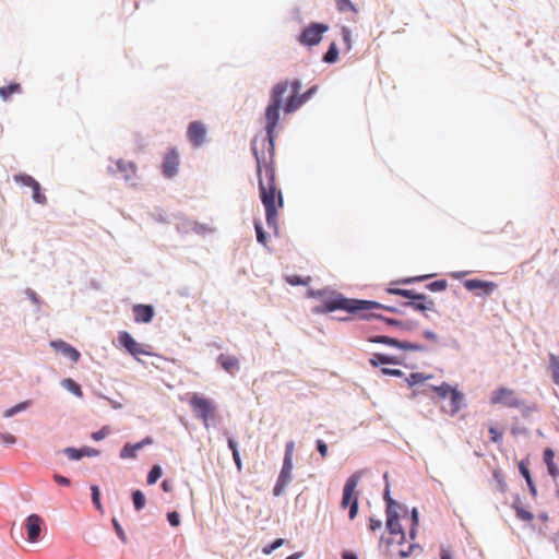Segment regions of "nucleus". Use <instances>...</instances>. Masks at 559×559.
I'll list each match as a JSON object with an SVG mask.
<instances>
[{
  "instance_id": "obj_1",
  "label": "nucleus",
  "mask_w": 559,
  "mask_h": 559,
  "mask_svg": "<svg viewBox=\"0 0 559 559\" xmlns=\"http://www.w3.org/2000/svg\"><path fill=\"white\" fill-rule=\"evenodd\" d=\"M288 91V81L274 85L271 92L270 104L265 109L266 136L255 138L252 142V151L257 160V174L262 204L265 209L269 227L277 229V210L283 207V195L275 182L274 168V141L275 129L280 120V109L284 94Z\"/></svg>"
},
{
  "instance_id": "obj_2",
  "label": "nucleus",
  "mask_w": 559,
  "mask_h": 559,
  "mask_svg": "<svg viewBox=\"0 0 559 559\" xmlns=\"http://www.w3.org/2000/svg\"><path fill=\"white\" fill-rule=\"evenodd\" d=\"M312 298H320L322 300V305L316 306L313 308L314 313H326L335 310H345L353 314H359L361 319H371L374 316L368 314V311L374 309H384L390 312L396 311L394 307L384 306L377 301L371 300H360V299H352L346 298L342 294L326 290H309L307 294Z\"/></svg>"
},
{
  "instance_id": "obj_3",
  "label": "nucleus",
  "mask_w": 559,
  "mask_h": 559,
  "mask_svg": "<svg viewBox=\"0 0 559 559\" xmlns=\"http://www.w3.org/2000/svg\"><path fill=\"white\" fill-rule=\"evenodd\" d=\"M386 528L392 538L386 539L384 556L388 559H405L409 557L415 549H419L418 544H409L403 547L405 542V533L399 520L396 510H386Z\"/></svg>"
},
{
  "instance_id": "obj_4",
  "label": "nucleus",
  "mask_w": 559,
  "mask_h": 559,
  "mask_svg": "<svg viewBox=\"0 0 559 559\" xmlns=\"http://www.w3.org/2000/svg\"><path fill=\"white\" fill-rule=\"evenodd\" d=\"M360 476L358 473L349 476L343 488V496L341 501V507L346 509L349 507L348 516L350 520H354L358 513V496L356 493V488L358 486Z\"/></svg>"
},
{
  "instance_id": "obj_5",
  "label": "nucleus",
  "mask_w": 559,
  "mask_h": 559,
  "mask_svg": "<svg viewBox=\"0 0 559 559\" xmlns=\"http://www.w3.org/2000/svg\"><path fill=\"white\" fill-rule=\"evenodd\" d=\"M301 84L298 80L288 81V91L290 92L284 104V111L292 114L296 111L304 103L310 99V97L317 92L318 86H312L307 92L299 94Z\"/></svg>"
},
{
  "instance_id": "obj_6",
  "label": "nucleus",
  "mask_w": 559,
  "mask_h": 559,
  "mask_svg": "<svg viewBox=\"0 0 559 559\" xmlns=\"http://www.w3.org/2000/svg\"><path fill=\"white\" fill-rule=\"evenodd\" d=\"M192 411L203 421L204 426L209 427V420L214 419L215 405L214 403L199 394H193L189 401Z\"/></svg>"
},
{
  "instance_id": "obj_7",
  "label": "nucleus",
  "mask_w": 559,
  "mask_h": 559,
  "mask_svg": "<svg viewBox=\"0 0 559 559\" xmlns=\"http://www.w3.org/2000/svg\"><path fill=\"white\" fill-rule=\"evenodd\" d=\"M490 404L501 405L508 408H520L524 405V401L520 399L516 392L509 388H499L491 392Z\"/></svg>"
},
{
  "instance_id": "obj_8",
  "label": "nucleus",
  "mask_w": 559,
  "mask_h": 559,
  "mask_svg": "<svg viewBox=\"0 0 559 559\" xmlns=\"http://www.w3.org/2000/svg\"><path fill=\"white\" fill-rule=\"evenodd\" d=\"M329 29L328 25L322 23H312L308 27H306L298 37V40L301 45L305 46H314L318 45L322 35Z\"/></svg>"
},
{
  "instance_id": "obj_9",
  "label": "nucleus",
  "mask_w": 559,
  "mask_h": 559,
  "mask_svg": "<svg viewBox=\"0 0 559 559\" xmlns=\"http://www.w3.org/2000/svg\"><path fill=\"white\" fill-rule=\"evenodd\" d=\"M293 460H284L277 481L273 488L274 496H281L292 481Z\"/></svg>"
},
{
  "instance_id": "obj_10",
  "label": "nucleus",
  "mask_w": 559,
  "mask_h": 559,
  "mask_svg": "<svg viewBox=\"0 0 559 559\" xmlns=\"http://www.w3.org/2000/svg\"><path fill=\"white\" fill-rule=\"evenodd\" d=\"M206 136V129L200 121H192L188 126L187 138L194 147H200L204 144Z\"/></svg>"
},
{
  "instance_id": "obj_11",
  "label": "nucleus",
  "mask_w": 559,
  "mask_h": 559,
  "mask_svg": "<svg viewBox=\"0 0 559 559\" xmlns=\"http://www.w3.org/2000/svg\"><path fill=\"white\" fill-rule=\"evenodd\" d=\"M43 524H44V521L38 514H31L27 516L26 522H25V530L27 533L28 542H31V543L38 542Z\"/></svg>"
},
{
  "instance_id": "obj_12",
  "label": "nucleus",
  "mask_w": 559,
  "mask_h": 559,
  "mask_svg": "<svg viewBox=\"0 0 559 559\" xmlns=\"http://www.w3.org/2000/svg\"><path fill=\"white\" fill-rule=\"evenodd\" d=\"M179 166V155L176 150H169L164 156L162 164L163 174L167 178H171L177 174Z\"/></svg>"
},
{
  "instance_id": "obj_13",
  "label": "nucleus",
  "mask_w": 559,
  "mask_h": 559,
  "mask_svg": "<svg viewBox=\"0 0 559 559\" xmlns=\"http://www.w3.org/2000/svg\"><path fill=\"white\" fill-rule=\"evenodd\" d=\"M464 287L471 292L477 290L478 296H488L497 288V285L493 282L467 280L464 282Z\"/></svg>"
},
{
  "instance_id": "obj_14",
  "label": "nucleus",
  "mask_w": 559,
  "mask_h": 559,
  "mask_svg": "<svg viewBox=\"0 0 559 559\" xmlns=\"http://www.w3.org/2000/svg\"><path fill=\"white\" fill-rule=\"evenodd\" d=\"M119 341L133 356L150 355V353L144 350L142 345L139 344L128 332H121Z\"/></svg>"
},
{
  "instance_id": "obj_15",
  "label": "nucleus",
  "mask_w": 559,
  "mask_h": 559,
  "mask_svg": "<svg viewBox=\"0 0 559 559\" xmlns=\"http://www.w3.org/2000/svg\"><path fill=\"white\" fill-rule=\"evenodd\" d=\"M153 443V439L151 437L144 438L142 441L136 443H126L124 447L120 451L121 459H134L136 457V453L139 450L143 449L146 445H151Z\"/></svg>"
},
{
  "instance_id": "obj_16",
  "label": "nucleus",
  "mask_w": 559,
  "mask_h": 559,
  "mask_svg": "<svg viewBox=\"0 0 559 559\" xmlns=\"http://www.w3.org/2000/svg\"><path fill=\"white\" fill-rule=\"evenodd\" d=\"M51 347H53L57 352L61 353L66 357L70 358L73 362L79 361L81 355L80 352L71 346L70 344L63 341H52L50 343Z\"/></svg>"
},
{
  "instance_id": "obj_17",
  "label": "nucleus",
  "mask_w": 559,
  "mask_h": 559,
  "mask_svg": "<svg viewBox=\"0 0 559 559\" xmlns=\"http://www.w3.org/2000/svg\"><path fill=\"white\" fill-rule=\"evenodd\" d=\"M134 320L138 323H148L154 316V309L150 305H135L133 306Z\"/></svg>"
},
{
  "instance_id": "obj_18",
  "label": "nucleus",
  "mask_w": 559,
  "mask_h": 559,
  "mask_svg": "<svg viewBox=\"0 0 559 559\" xmlns=\"http://www.w3.org/2000/svg\"><path fill=\"white\" fill-rule=\"evenodd\" d=\"M448 400V404L443 405L442 409L451 416H454L461 409L463 395L454 389Z\"/></svg>"
},
{
  "instance_id": "obj_19",
  "label": "nucleus",
  "mask_w": 559,
  "mask_h": 559,
  "mask_svg": "<svg viewBox=\"0 0 559 559\" xmlns=\"http://www.w3.org/2000/svg\"><path fill=\"white\" fill-rule=\"evenodd\" d=\"M66 455L73 461H78L83 456H97L99 451L94 448L84 447L82 449L67 448L64 450Z\"/></svg>"
},
{
  "instance_id": "obj_20",
  "label": "nucleus",
  "mask_w": 559,
  "mask_h": 559,
  "mask_svg": "<svg viewBox=\"0 0 559 559\" xmlns=\"http://www.w3.org/2000/svg\"><path fill=\"white\" fill-rule=\"evenodd\" d=\"M117 171H119L127 181L132 180L136 175V166L132 162L119 159L116 162Z\"/></svg>"
},
{
  "instance_id": "obj_21",
  "label": "nucleus",
  "mask_w": 559,
  "mask_h": 559,
  "mask_svg": "<svg viewBox=\"0 0 559 559\" xmlns=\"http://www.w3.org/2000/svg\"><path fill=\"white\" fill-rule=\"evenodd\" d=\"M221 367L228 373H234L239 369V360L235 356L221 354L217 358Z\"/></svg>"
},
{
  "instance_id": "obj_22",
  "label": "nucleus",
  "mask_w": 559,
  "mask_h": 559,
  "mask_svg": "<svg viewBox=\"0 0 559 559\" xmlns=\"http://www.w3.org/2000/svg\"><path fill=\"white\" fill-rule=\"evenodd\" d=\"M543 457H544V462L547 465L548 472L551 475V477L557 478L559 476V468L556 465V463L554 462L555 452L550 448H547L544 451Z\"/></svg>"
},
{
  "instance_id": "obj_23",
  "label": "nucleus",
  "mask_w": 559,
  "mask_h": 559,
  "mask_svg": "<svg viewBox=\"0 0 559 559\" xmlns=\"http://www.w3.org/2000/svg\"><path fill=\"white\" fill-rule=\"evenodd\" d=\"M386 293L391 295H399L412 300H425L426 296L423 294H417L412 289H402V288H394V287H388Z\"/></svg>"
},
{
  "instance_id": "obj_24",
  "label": "nucleus",
  "mask_w": 559,
  "mask_h": 559,
  "mask_svg": "<svg viewBox=\"0 0 559 559\" xmlns=\"http://www.w3.org/2000/svg\"><path fill=\"white\" fill-rule=\"evenodd\" d=\"M369 361L373 367H377L380 364H400V361L395 357L380 353L373 354Z\"/></svg>"
},
{
  "instance_id": "obj_25",
  "label": "nucleus",
  "mask_w": 559,
  "mask_h": 559,
  "mask_svg": "<svg viewBox=\"0 0 559 559\" xmlns=\"http://www.w3.org/2000/svg\"><path fill=\"white\" fill-rule=\"evenodd\" d=\"M228 448L230 449V451L233 453V459L237 466L238 472H241L242 461H241V457H240V454L238 451V443L234 439L229 438L228 439Z\"/></svg>"
},
{
  "instance_id": "obj_26",
  "label": "nucleus",
  "mask_w": 559,
  "mask_h": 559,
  "mask_svg": "<svg viewBox=\"0 0 559 559\" xmlns=\"http://www.w3.org/2000/svg\"><path fill=\"white\" fill-rule=\"evenodd\" d=\"M550 369L554 382L559 385V355H549Z\"/></svg>"
},
{
  "instance_id": "obj_27",
  "label": "nucleus",
  "mask_w": 559,
  "mask_h": 559,
  "mask_svg": "<svg viewBox=\"0 0 559 559\" xmlns=\"http://www.w3.org/2000/svg\"><path fill=\"white\" fill-rule=\"evenodd\" d=\"M335 4L340 12L350 11L355 15L358 14L357 7L350 0H335Z\"/></svg>"
},
{
  "instance_id": "obj_28",
  "label": "nucleus",
  "mask_w": 559,
  "mask_h": 559,
  "mask_svg": "<svg viewBox=\"0 0 559 559\" xmlns=\"http://www.w3.org/2000/svg\"><path fill=\"white\" fill-rule=\"evenodd\" d=\"M429 390L435 391L440 399L447 400L454 389L448 383H443L440 386H429Z\"/></svg>"
},
{
  "instance_id": "obj_29",
  "label": "nucleus",
  "mask_w": 559,
  "mask_h": 559,
  "mask_svg": "<svg viewBox=\"0 0 559 559\" xmlns=\"http://www.w3.org/2000/svg\"><path fill=\"white\" fill-rule=\"evenodd\" d=\"M62 385L68 391L73 393L75 396H78V397H82L83 396V392L81 390V386L74 380H72L70 378L69 379H64L62 381Z\"/></svg>"
},
{
  "instance_id": "obj_30",
  "label": "nucleus",
  "mask_w": 559,
  "mask_h": 559,
  "mask_svg": "<svg viewBox=\"0 0 559 559\" xmlns=\"http://www.w3.org/2000/svg\"><path fill=\"white\" fill-rule=\"evenodd\" d=\"M20 91L21 86L19 83H11L8 86L0 87V96L3 100H8L13 93H17Z\"/></svg>"
},
{
  "instance_id": "obj_31",
  "label": "nucleus",
  "mask_w": 559,
  "mask_h": 559,
  "mask_svg": "<svg viewBox=\"0 0 559 559\" xmlns=\"http://www.w3.org/2000/svg\"><path fill=\"white\" fill-rule=\"evenodd\" d=\"M406 306H411L416 310L424 311L427 309H432L435 306V302L432 300H428L427 298L425 300H413L405 304Z\"/></svg>"
},
{
  "instance_id": "obj_32",
  "label": "nucleus",
  "mask_w": 559,
  "mask_h": 559,
  "mask_svg": "<svg viewBox=\"0 0 559 559\" xmlns=\"http://www.w3.org/2000/svg\"><path fill=\"white\" fill-rule=\"evenodd\" d=\"M32 190H33V200L38 203V204H46L47 203V198L44 193L40 192V185L39 182L36 180V182L32 186Z\"/></svg>"
},
{
  "instance_id": "obj_33",
  "label": "nucleus",
  "mask_w": 559,
  "mask_h": 559,
  "mask_svg": "<svg viewBox=\"0 0 559 559\" xmlns=\"http://www.w3.org/2000/svg\"><path fill=\"white\" fill-rule=\"evenodd\" d=\"M338 58V50L335 43H332L329 50L323 56V61L326 63H334Z\"/></svg>"
},
{
  "instance_id": "obj_34",
  "label": "nucleus",
  "mask_w": 559,
  "mask_h": 559,
  "mask_svg": "<svg viewBox=\"0 0 559 559\" xmlns=\"http://www.w3.org/2000/svg\"><path fill=\"white\" fill-rule=\"evenodd\" d=\"M132 500H133L135 510L140 511L145 507L146 499H145L144 493L141 490L133 491Z\"/></svg>"
},
{
  "instance_id": "obj_35",
  "label": "nucleus",
  "mask_w": 559,
  "mask_h": 559,
  "mask_svg": "<svg viewBox=\"0 0 559 559\" xmlns=\"http://www.w3.org/2000/svg\"><path fill=\"white\" fill-rule=\"evenodd\" d=\"M28 405H29L28 401L21 402V403L14 405L13 407L8 408L7 411H4L3 416L5 418L12 417V416H14L17 413H20L22 411H25L28 407Z\"/></svg>"
},
{
  "instance_id": "obj_36",
  "label": "nucleus",
  "mask_w": 559,
  "mask_h": 559,
  "mask_svg": "<svg viewBox=\"0 0 559 559\" xmlns=\"http://www.w3.org/2000/svg\"><path fill=\"white\" fill-rule=\"evenodd\" d=\"M514 510H515V513H516V516L521 520V521H524V522H531L533 521L534 519V515L532 512L525 510L523 507L519 506V504H514L513 506Z\"/></svg>"
},
{
  "instance_id": "obj_37",
  "label": "nucleus",
  "mask_w": 559,
  "mask_h": 559,
  "mask_svg": "<svg viewBox=\"0 0 559 559\" xmlns=\"http://www.w3.org/2000/svg\"><path fill=\"white\" fill-rule=\"evenodd\" d=\"M13 179L15 182L21 183L26 187H29V188H32V186L36 182V180L32 176L26 175V174L15 175L13 177Z\"/></svg>"
},
{
  "instance_id": "obj_38",
  "label": "nucleus",
  "mask_w": 559,
  "mask_h": 559,
  "mask_svg": "<svg viewBox=\"0 0 559 559\" xmlns=\"http://www.w3.org/2000/svg\"><path fill=\"white\" fill-rule=\"evenodd\" d=\"M397 348L406 349V350H416V352H424L425 346L421 344H415L409 342H401L399 341V344H396Z\"/></svg>"
},
{
  "instance_id": "obj_39",
  "label": "nucleus",
  "mask_w": 559,
  "mask_h": 559,
  "mask_svg": "<svg viewBox=\"0 0 559 559\" xmlns=\"http://www.w3.org/2000/svg\"><path fill=\"white\" fill-rule=\"evenodd\" d=\"M162 476V468L159 465H154L147 475V484H155L158 478Z\"/></svg>"
},
{
  "instance_id": "obj_40",
  "label": "nucleus",
  "mask_w": 559,
  "mask_h": 559,
  "mask_svg": "<svg viewBox=\"0 0 559 559\" xmlns=\"http://www.w3.org/2000/svg\"><path fill=\"white\" fill-rule=\"evenodd\" d=\"M493 479L496 480L497 483V489L501 492H506L507 490V483L504 480V477L502 475V473L500 471H493Z\"/></svg>"
},
{
  "instance_id": "obj_41",
  "label": "nucleus",
  "mask_w": 559,
  "mask_h": 559,
  "mask_svg": "<svg viewBox=\"0 0 559 559\" xmlns=\"http://www.w3.org/2000/svg\"><path fill=\"white\" fill-rule=\"evenodd\" d=\"M286 281L288 284L293 285V286H296V285H308L309 282L311 281V277H306V278H302L298 275H289L286 277Z\"/></svg>"
},
{
  "instance_id": "obj_42",
  "label": "nucleus",
  "mask_w": 559,
  "mask_h": 559,
  "mask_svg": "<svg viewBox=\"0 0 559 559\" xmlns=\"http://www.w3.org/2000/svg\"><path fill=\"white\" fill-rule=\"evenodd\" d=\"M91 490H92V501H93L94 506L96 507L97 510L103 511V506L100 503V492H99L98 486L93 485L91 487Z\"/></svg>"
},
{
  "instance_id": "obj_43",
  "label": "nucleus",
  "mask_w": 559,
  "mask_h": 559,
  "mask_svg": "<svg viewBox=\"0 0 559 559\" xmlns=\"http://www.w3.org/2000/svg\"><path fill=\"white\" fill-rule=\"evenodd\" d=\"M370 341L373 343L386 344L393 347H396V344H399V340L389 336H376L370 338Z\"/></svg>"
},
{
  "instance_id": "obj_44",
  "label": "nucleus",
  "mask_w": 559,
  "mask_h": 559,
  "mask_svg": "<svg viewBox=\"0 0 559 559\" xmlns=\"http://www.w3.org/2000/svg\"><path fill=\"white\" fill-rule=\"evenodd\" d=\"M448 282L445 280H439L430 283L427 288L431 292H442L447 288Z\"/></svg>"
},
{
  "instance_id": "obj_45",
  "label": "nucleus",
  "mask_w": 559,
  "mask_h": 559,
  "mask_svg": "<svg viewBox=\"0 0 559 559\" xmlns=\"http://www.w3.org/2000/svg\"><path fill=\"white\" fill-rule=\"evenodd\" d=\"M490 440L495 443H501L503 438V432L498 430L496 427H489Z\"/></svg>"
},
{
  "instance_id": "obj_46",
  "label": "nucleus",
  "mask_w": 559,
  "mask_h": 559,
  "mask_svg": "<svg viewBox=\"0 0 559 559\" xmlns=\"http://www.w3.org/2000/svg\"><path fill=\"white\" fill-rule=\"evenodd\" d=\"M110 428L108 426H104L98 431L92 433V439L95 441H100L105 439L110 433Z\"/></svg>"
},
{
  "instance_id": "obj_47",
  "label": "nucleus",
  "mask_w": 559,
  "mask_h": 559,
  "mask_svg": "<svg viewBox=\"0 0 559 559\" xmlns=\"http://www.w3.org/2000/svg\"><path fill=\"white\" fill-rule=\"evenodd\" d=\"M254 228L257 233V240L262 245H266V235L263 231V228L259 222L254 223Z\"/></svg>"
},
{
  "instance_id": "obj_48",
  "label": "nucleus",
  "mask_w": 559,
  "mask_h": 559,
  "mask_svg": "<svg viewBox=\"0 0 559 559\" xmlns=\"http://www.w3.org/2000/svg\"><path fill=\"white\" fill-rule=\"evenodd\" d=\"M284 544V539L282 538H277L275 539L270 546L267 547H264L263 548V552L265 555H270L272 551H274L275 549H277L278 547H281L282 545Z\"/></svg>"
},
{
  "instance_id": "obj_49",
  "label": "nucleus",
  "mask_w": 559,
  "mask_h": 559,
  "mask_svg": "<svg viewBox=\"0 0 559 559\" xmlns=\"http://www.w3.org/2000/svg\"><path fill=\"white\" fill-rule=\"evenodd\" d=\"M0 441L3 442L4 444L11 445L16 442V438L12 433L1 432Z\"/></svg>"
},
{
  "instance_id": "obj_50",
  "label": "nucleus",
  "mask_w": 559,
  "mask_h": 559,
  "mask_svg": "<svg viewBox=\"0 0 559 559\" xmlns=\"http://www.w3.org/2000/svg\"><path fill=\"white\" fill-rule=\"evenodd\" d=\"M112 525H114V527H115V531H116V533H117L118 537H119L123 543H126V542H127L126 533H124V531L122 530L121 525L119 524V522H118L116 519H114V520H112Z\"/></svg>"
},
{
  "instance_id": "obj_51",
  "label": "nucleus",
  "mask_w": 559,
  "mask_h": 559,
  "mask_svg": "<svg viewBox=\"0 0 559 559\" xmlns=\"http://www.w3.org/2000/svg\"><path fill=\"white\" fill-rule=\"evenodd\" d=\"M426 378L421 374V373H411V376L407 378V382L409 385H415L417 383H420L425 380Z\"/></svg>"
},
{
  "instance_id": "obj_52",
  "label": "nucleus",
  "mask_w": 559,
  "mask_h": 559,
  "mask_svg": "<svg viewBox=\"0 0 559 559\" xmlns=\"http://www.w3.org/2000/svg\"><path fill=\"white\" fill-rule=\"evenodd\" d=\"M167 519L171 526H178L180 524V515L176 511L169 512Z\"/></svg>"
},
{
  "instance_id": "obj_53",
  "label": "nucleus",
  "mask_w": 559,
  "mask_h": 559,
  "mask_svg": "<svg viewBox=\"0 0 559 559\" xmlns=\"http://www.w3.org/2000/svg\"><path fill=\"white\" fill-rule=\"evenodd\" d=\"M317 449L320 453V455L322 456V459L326 457L328 455V445L324 441L322 440H318L317 441Z\"/></svg>"
},
{
  "instance_id": "obj_54",
  "label": "nucleus",
  "mask_w": 559,
  "mask_h": 559,
  "mask_svg": "<svg viewBox=\"0 0 559 559\" xmlns=\"http://www.w3.org/2000/svg\"><path fill=\"white\" fill-rule=\"evenodd\" d=\"M383 498L384 501L386 502V510H395L394 507L396 506V503L391 498L389 490H385Z\"/></svg>"
},
{
  "instance_id": "obj_55",
  "label": "nucleus",
  "mask_w": 559,
  "mask_h": 559,
  "mask_svg": "<svg viewBox=\"0 0 559 559\" xmlns=\"http://www.w3.org/2000/svg\"><path fill=\"white\" fill-rule=\"evenodd\" d=\"M519 468H520L522 476L525 478L526 483H531L532 477H531L527 466L523 462H521L519 465Z\"/></svg>"
},
{
  "instance_id": "obj_56",
  "label": "nucleus",
  "mask_w": 559,
  "mask_h": 559,
  "mask_svg": "<svg viewBox=\"0 0 559 559\" xmlns=\"http://www.w3.org/2000/svg\"><path fill=\"white\" fill-rule=\"evenodd\" d=\"M342 36H343V39L347 46V49H350L352 47V44H350V32L347 27H342Z\"/></svg>"
},
{
  "instance_id": "obj_57",
  "label": "nucleus",
  "mask_w": 559,
  "mask_h": 559,
  "mask_svg": "<svg viewBox=\"0 0 559 559\" xmlns=\"http://www.w3.org/2000/svg\"><path fill=\"white\" fill-rule=\"evenodd\" d=\"M293 452H294V442L289 441L286 443L284 460H293Z\"/></svg>"
},
{
  "instance_id": "obj_58",
  "label": "nucleus",
  "mask_w": 559,
  "mask_h": 559,
  "mask_svg": "<svg viewBox=\"0 0 559 559\" xmlns=\"http://www.w3.org/2000/svg\"><path fill=\"white\" fill-rule=\"evenodd\" d=\"M381 372L386 376L401 377L403 372L400 369L382 368Z\"/></svg>"
},
{
  "instance_id": "obj_59",
  "label": "nucleus",
  "mask_w": 559,
  "mask_h": 559,
  "mask_svg": "<svg viewBox=\"0 0 559 559\" xmlns=\"http://www.w3.org/2000/svg\"><path fill=\"white\" fill-rule=\"evenodd\" d=\"M53 479L57 484L61 485V486H69L70 485V479L64 477V476H61V475H55L53 476Z\"/></svg>"
},
{
  "instance_id": "obj_60",
  "label": "nucleus",
  "mask_w": 559,
  "mask_h": 559,
  "mask_svg": "<svg viewBox=\"0 0 559 559\" xmlns=\"http://www.w3.org/2000/svg\"><path fill=\"white\" fill-rule=\"evenodd\" d=\"M381 526H382V522L380 520L372 519V518L370 519L369 528L371 531H377V530L381 528Z\"/></svg>"
},
{
  "instance_id": "obj_61",
  "label": "nucleus",
  "mask_w": 559,
  "mask_h": 559,
  "mask_svg": "<svg viewBox=\"0 0 559 559\" xmlns=\"http://www.w3.org/2000/svg\"><path fill=\"white\" fill-rule=\"evenodd\" d=\"M440 558L441 559H453L452 555H451V551L449 549H445V548L441 549Z\"/></svg>"
},
{
  "instance_id": "obj_62",
  "label": "nucleus",
  "mask_w": 559,
  "mask_h": 559,
  "mask_svg": "<svg viewBox=\"0 0 559 559\" xmlns=\"http://www.w3.org/2000/svg\"><path fill=\"white\" fill-rule=\"evenodd\" d=\"M412 522L414 526L418 525V511L415 508L412 511Z\"/></svg>"
},
{
  "instance_id": "obj_63",
  "label": "nucleus",
  "mask_w": 559,
  "mask_h": 559,
  "mask_svg": "<svg viewBox=\"0 0 559 559\" xmlns=\"http://www.w3.org/2000/svg\"><path fill=\"white\" fill-rule=\"evenodd\" d=\"M27 295L29 296L31 300H32L34 304H36V305H38V304H39L38 296H37V294H36L35 292L29 290V292H27Z\"/></svg>"
},
{
  "instance_id": "obj_64",
  "label": "nucleus",
  "mask_w": 559,
  "mask_h": 559,
  "mask_svg": "<svg viewBox=\"0 0 559 559\" xmlns=\"http://www.w3.org/2000/svg\"><path fill=\"white\" fill-rule=\"evenodd\" d=\"M342 559H358L357 556L350 551H344L342 554Z\"/></svg>"
}]
</instances>
